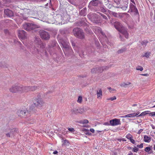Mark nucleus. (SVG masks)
I'll use <instances>...</instances> for the list:
<instances>
[{"label": "nucleus", "instance_id": "5", "mask_svg": "<svg viewBox=\"0 0 155 155\" xmlns=\"http://www.w3.org/2000/svg\"><path fill=\"white\" fill-rule=\"evenodd\" d=\"M3 131L4 132L7 133L10 131V133H6V135L7 137H10V135L14 136L17 133L18 130L14 128L13 129H10L9 127L5 128Z\"/></svg>", "mask_w": 155, "mask_h": 155}, {"label": "nucleus", "instance_id": "53", "mask_svg": "<svg viewBox=\"0 0 155 155\" xmlns=\"http://www.w3.org/2000/svg\"><path fill=\"white\" fill-rule=\"evenodd\" d=\"M151 127H152V129H155V126H154L153 125V124H151Z\"/></svg>", "mask_w": 155, "mask_h": 155}, {"label": "nucleus", "instance_id": "36", "mask_svg": "<svg viewBox=\"0 0 155 155\" xmlns=\"http://www.w3.org/2000/svg\"><path fill=\"white\" fill-rule=\"evenodd\" d=\"M139 150V149L137 148L136 147H134L132 151L134 152L137 153Z\"/></svg>", "mask_w": 155, "mask_h": 155}, {"label": "nucleus", "instance_id": "38", "mask_svg": "<svg viewBox=\"0 0 155 155\" xmlns=\"http://www.w3.org/2000/svg\"><path fill=\"white\" fill-rule=\"evenodd\" d=\"M101 11L103 13H105L107 12V9L104 8H101Z\"/></svg>", "mask_w": 155, "mask_h": 155}, {"label": "nucleus", "instance_id": "40", "mask_svg": "<svg viewBox=\"0 0 155 155\" xmlns=\"http://www.w3.org/2000/svg\"><path fill=\"white\" fill-rule=\"evenodd\" d=\"M116 99V97L115 96H114L113 97H110L109 98H108L107 99V100H110L111 101H113L114 100H115Z\"/></svg>", "mask_w": 155, "mask_h": 155}, {"label": "nucleus", "instance_id": "17", "mask_svg": "<svg viewBox=\"0 0 155 155\" xmlns=\"http://www.w3.org/2000/svg\"><path fill=\"white\" fill-rule=\"evenodd\" d=\"M114 27L118 31L124 27L118 21L114 22Z\"/></svg>", "mask_w": 155, "mask_h": 155}, {"label": "nucleus", "instance_id": "3", "mask_svg": "<svg viewBox=\"0 0 155 155\" xmlns=\"http://www.w3.org/2000/svg\"><path fill=\"white\" fill-rule=\"evenodd\" d=\"M73 32L74 36L77 38L83 39L84 38V34L82 30L78 28H74L73 30Z\"/></svg>", "mask_w": 155, "mask_h": 155}, {"label": "nucleus", "instance_id": "54", "mask_svg": "<svg viewBox=\"0 0 155 155\" xmlns=\"http://www.w3.org/2000/svg\"><path fill=\"white\" fill-rule=\"evenodd\" d=\"M104 124L106 125H109V124L108 122H106L104 123Z\"/></svg>", "mask_w": 155, "mask_h": 155}, {"label": "nucleus", "instance_id": "23", "mask_svg": "<svg viewBox=\"0 0 155 155\" xmlns=\"http://www.w3.org/2000/svg\"><path fill=\"white\" fill-rule=\"evenodd\" d=\"M134 113L130 114L125 116H121L120 117L121 118L132 117H134Z\"/></svg>", "mask_w": 155, "mask_h": 155}, {"label": "nucleus", "instance_id": "26", "mask_svg": "<svg viewBox=\"0 0 155 155\" xmlns=\"http://www.w3.org/2000/svg\"><path fill=\"white\" fill-rule=\"evenodd\" d=\"M108 11L109 12V14L110 15H112L114 17H117L118 16V14L116 12H112V11H110L109 10H108Z\"/></svg>", "mask_w": 155, "mask_h": 155}, {"label": "nucleus", "instance_id": "1", "mask_svg": "<svg viewBox=\"0 0 155 155\" xmlns=\"http://www.w3.org/2000/svg\"><path fill=\"white\" fill-rule=\"evenodd\" d=\"M24 86L21 85H14L9 88V91L12 93H24Z\"/></svg>", "mask_w": 155, "mask_h": 155}, {"label": "nucleus", "instance_id": "20", "mask_svg": "<svg viewBox=\"0 0 155 155\" xmlns=\"http://www.w3.org/2000/svg\"><path fill=\"white\" fill-rule=\"evenodd\" d=\"M97 98L99 99H101L102 96V91L101 89H99L97 91Z\"/></svg>", "mask_w": 155, "mask_h": 155}, {"label": "nucleus", "instance_id": "47", "mask_svg": "<svg viewBox=\"0 0 155 155\" xmlns=\"http://www.w3.org/2000/svg\"><path fill=\"white\" fill-rule=\"evenodd\" d=\"M90 131H91L92 133H94V132L95 130L93 128H91L90 129Z\"/></svg>", "mask_w": 155, "mask_h": 155}, {"label": "nucleus", "instance_id": "14", "mask_svg": "<svg viewBox=\"0 0 155 155\" xmlns=\"http://www.w3.org/2000/svg\"><path fill=\"white\" fill-rule=\"evenodd\" d=\"M118 31L123 34L126 38L127 39L128 38L129 34L127 31V29L124 27L122 28Z\"/></svg>", "mask_w": 155, "mask_h": 155}, {"label": "nucleus", "instance_id": "13", "mask_svg": "<svg viewBox=\"0 0 155 155\" xmlns=\"http://www.w3.org/2000/svg\"><path fill=\"white\" fill-rule=\"evenodd\" d=\"M61 43L62 46L64 48L70 49V47L69 46V43L68 42L67 39L65 40H62L61 41Z\"/></svg>", "mask_w": 155, "mask_h": 155}, {"label": "nucleus", "instance_id": "50", "mask_svg": "<svg viewBox=\"0 0 155 155\" xmlns=\"http://www.w3.org/2000/svg\"><path fill=\"white\" fill-rule=\"evenodd\" d=\"M143 131V129H140L138 132V134H140L142 131Z\"/></svg>", "mask_w": 155, "mask_h": 155}, {"label": "nucleus", "instance_id": "52", "mask_svg": "<svg viewBox=\"0 0 155 155\" xmlns=\"http://www.w3.org/2000/svg\"><path fill=\"white\" fill-rule=\"evenodd\" d=\"M58 153V152L57 150H55V151H54L53 153V154H56Z\"/></svg>", "mask_w": 155, "mask_h": 155}, {"label": "nucleus", "instance_id": "43", "mask_svg": "<svg viewBox=\"0 0 155 155\" xmlns=\"http://www.w3.org/2000/svg\"><path fill=\"white\" fill-rule=\"evenodd\" d=\"M108 89L110 91V92H113V91H116L115 89L112 88L110 87H108Z\"/></svg>", "mask_w": 155, "mask_h": 155}, {"label": "nucleus", "instance_id": "9", "mask_svg": "<svg viewBox=\"0 0 155 155\" xmlns=\"http://www.w3.org/2000/svg\"><path fill=\"white\" fill-rule=\"evenodd\" d=\"M20 12L21 14L22 15L23 19L24 20H26L27 16H28L30 10L29 9L25 8L24 9H21Z\"/></svg>", "mask_w": 155, "mask_h": 155}, {"label": "nucleus", "instance_id": "44", "mask_svg": "<svg viewBox=\"0 0 155 155\" xmlns=\"http://www.w3.org/2000/svg\"><path fill=\"white\" fill-rule=\"evenodd\" d=\"M101 16H102L103 17V18L104 19H107V17L105 15H104V14H101Z\"/></svg>", "mask_w": 155, "mask_h": 155}, {"label": "nucleus", "instance_id": "58", "mask_svg": "<svg viewBox=\"0 0 155 155\" xmlns=\"http://www.w3.org/2000/svg\"><path fill=\"white\" fill-rule=\"evenodd\" d=\"M120 38L121 40L122 41H123V39L122 38V37L120 35Z\"/></svg>", "mask_w": 155, "mask_h": 155}, {"label": "nucleus", "instance_id": "29", "mask_svg": "<svg viewBox=\"0 0 155 155\" xmlns=\"http://www.w3.org/2000/svg\"><path fill=\"white\" fill-rule=\"evenodd\" d=\"M126 48H124L118 50L117 52L118 54H121L123 53L126 50Z\"/></svg>", "mask_w": 155, "mask_h": 155}, {"label": "nucleus", "instance_id": "6", "mask_svg": "<svg viewBox=\"0 0 155 155\" xmlns=\"http://www.w3.org/2000/svg\"><path fill=\"white\" fill-rule=\"evenodd\" d=\"M23 27L24 29L27 31L33 30L35 29V31H36V28H38L36 25L30 23L24 24Z\"/></svg>", "mask_w": 155, "mask_h": 155}, {"label": "nucleus", "instance_id": "33", "mask_svg": "<svg viewBox=\"0 0 155 155\" xmlns=\"http://www.w3.org/2000/svg\"><path fill=\"white\" fill-rule=\"evenodd\" d=\"M97 71V68H93L91 70V72L92 73H98Z\"/></svg>", "mask_w": 155, "mask_h": 155}, {"label": "nucleus", "instance_id": "10", "mask_svg": "<svg viewBox=\"0 0 155 155\" xmlns=\"http://www.w3.org/2000/svg\"><path fill=\"white\" fill-rule=\"evenodd\" d=\"M110 123L112 126H116L120 125L121 123L120 119L115 118L110 121Z\"/></svg>", "mask_w": 155, "mask_h": 155}, {"label": "nucleus", "instance_id": "11", "mask_svg": "<svg viewBox=\"0 0 155 155\" xmlns=\"http://www.w3.org/2000/svg\"><path fill=\"white\" fill-rule=\"evenodd\" d=\"M37 87L36 86L31 87H25L24 86V92H27L29 91H34L36 90Z\"/></svg>", "mask_w": 155, "mask_h": 155}, {"label": "nucleus", "instance_id": "49", "mask_svg": "<svg viewBox=\"0 0 155 155\" xmlns=\"http://www.w3.org/2000/svg\"><path fill=\"white\" fill-rule=\"evenodd\" d=\"M140 114V112H138L137 113H134V116H136L137 115H138Z\"/></svg>", "mask_w": 155, "mask_h": 155}, {"label": "nucleus", "instance_id": "8", "mask_svg": "<svg viewBox=\"0 0 155 155\" xmlns=\"http://www.w3.org/2000/svg\"><path fill=\"white\" fill-rule=\"evenodd\" d=\"M41 37L43 39L48 40L50 38V35L48 33L45 31L41 30L39 31Z\"/></svg>", "mask_w": 155, "mask_h": 155}, {"label": "nucleus", "instance_id": "37", "mask_svg": "<svg viewBox=\"0 0 155 155\" xmlns=\"http://www.w3.org/2000/svg\"><path fill=\"white\" fill-rule=\"evenodd\" d=\"M151 149L150 147H147L144 149V150L146 152H148Z\"/></svg>", "mask_w": 155, "mask_h": 155}, {"label": "nucleus", "instance_id": "61", "mask_svg": "<svg viewBox=\"0 0 155 155\" xmlns=\"http://www.w3.org/2000/svg\"><path fill=\"white\" fill-rule=\"evenodd\" d=\"M153 151H151V152L150 153V154L151 153H153Z\"/></svg>", "mask_w": 155, "mask_h": 155}, {"label": "nucleus", "instance_id": "32", "mask_svg": "<svg viewBox=\"0 0 155 155\" xmlns=\"http://www.w3.org/2000/svg\"><path fill=\"white\" fill-rule=\"evenodd\" d=\"M82 101V97L81 96H79L78 97V99L77 100V102L78 103H81Z\"/></svg>", "mask_w": 155, "mask_h": 155}, {"label": "nucleus", "instance_id": "46", "mask_svg": "<svg viewBox=\"0 0 155 155\" xmlns=\"http://www.w3.org/2000/svg\"><path fill=\"white\" fill-rule=\"evenodd\" d=\"M68 130L70 132H72L74 131V129L73 128H68Z\"/></svg>", "mask_w": 155, "mask_h": 155}, {"label": "nucleus", "instance_id": "18", "mask_svg": "<svg viewBox=\"0 0 155 155\" xmlns=\"http://www.w3.org/2000/svg\"><path fill=\"white\" fill-rule=\"evenodd\" d=\"M128 0H126L124 3L121 5L120 8H122L123 10H126L128 7ZM118 8H120L118 7Z\"/></svg>", "mask_w": 155, "mask_h": 155}, {"label": "nucleus", "instance_id": "12", "mask_svg": "<svg viewBox=\"0 0 155 155\" xmlns=\"http://www.w3.org/2000/svg\"><path fill=\"white\" fill-rule=\"evenodd\" d=\"M130 11L134 13L135 15L139 14L137 9L136 6L132 3H130Z\"/></svg>", "mask_w": 155, "mask_h": 155}, {"label": "nucleus", "instance_id": "62", "mask_svg": "<svg viewBox=\"0 0 155 155\" xmlns=\"http://www.w3.org/2000/svg\"><path fill=\"white\" fill-rule=\"evenodd\" d=\"M153 107H155V105Z\"/></svg>", "mask_w": 155, "mask_h": 155}, {"label": "nucleus", "instance_id": "4", "mask_svg": "<svg viewBox=\"0 0 155 155\" xmlns=\"http://www.w3.org/2000/svg\"><path fill=\"white\" fill-rule=\"evenodd\" d=\"M37 97L35 99L34 104L38 107H41L44 106L45 103L40 95H38Z\"/></svg>", "mask_w": 155, "mask_h": 155}, {"label": "nucleus", "instance_id": "45", "mask_svg": "<svg viewBox=\"0 0 155 155\" xmlns=\"http://www.w3.org/2000/svg\"><path fill=\"white\" fill-rule=\"evenodd\" d=\"M130 142L132 143L133 144H134L135 143V141L133 139V138H131V139L130 140Z\"/></svg>", "mask_w": 155, "mask_h": 155}, {"label": "nucleus", "instance_id": "41", "mask_svg": "<svg viewBox=\"0 0 155 155\" xmlns=\"http://www.w3.org/2000/svg\"><path fill=\"white\" fill-rule=\"evenodd\" d=\"M149 115L150 116H155V112H149Z\"/></svg>", "mask_w": 155, "mask_h": 155}, {"label": "nucleus", "instance_id": "27", "mask_svg": "<svg viewBox=\"0 0 155 155\" xmlns=\"http://www.w3.org/2000/svg\"><path fill=\"white\" fill-rule=\"evenodd\" d=\"M70 143L67 140H65L63 142L62 145L69 146Z\"/></svg>", "mask_w": 155, "mask_h": 155}, {"label": "nucleus", "instance_id": "24", "mask_svg": "<svg viewBox=\"0 0 155 155\" xmlns=\"http://www.w3.org/2000/svg\"><path fill=\"white\" fill-rule=\"evenodd\" d=\"M107 69V67H101L100 68H97V72L98 73L99 72H102L104 70H106Z\"/></svg>", "mask_w": 155, "mask_h": 155}, {"label": "nucleus", "instance_id": "15", "mask_svg": "<svg viewBox=\"0 0 155 155\" xmlns=\"http://www.w3.org/2000/svg\"><path fill=\"white\" fill-rule=\"evenodd\" d=\"M18 36L19 38L23 40L26 38L25 32L22 30H19L18 31Z\"/></svg>", "mask_w": 155, "mask_h": 155}, {"label": "nucleus", "instance_id": "63", "mask_svg": "<svg viewBox=\"0 0 155 155\" xmlns=\"http://www.w3.org/2000/svg\"><path fill=\"white\" fill-rule=\"evenodd\" d=\"M136 105H136V104H134V105H133V106H135Z\"/></svg>", "mask_w": 155, "mask_h": 155}, {"label": "nucleus", "instance_id": "56", "mask_svg": "<svg viewBox=\"0 0 155 155\" xmlns=\"http://www.w3.org/2000/svg\"><path fill=\"white\" fill-rule=\"evenodd\" d=\"M130 1L133 3H134L135 5V2L134 1V0H130Z\"/></svg>", "mask_w": 155, "mask_h": 155}, {"label": "nucleus", "instance_id": "35", "mask_svg": "<svg viewBox=\"0 0 155 155\" xmlns=\"http://www.w3.org/2000/svg\"><path fill=\"white\" fill-rule=\"evenodd\" d=\"M136 69L137 70H140V71H142L143 70V67L140 66H138L136 68Z\"/></svg>", "mask_w": 155, "mask_h": 155}, {"label": "nucleus", "instance_id": "42", "mask_svg": "<svg viewBox=\"0 0 155 155\" xmlns=\"http://www.w3.org/2000/svg\"><path fill=\"white\" fill-rule=\"evenodd\" d=\"M137 147L140 148H142L143 147V143H141L140 145H138Z\"/></svg>", "mask_w": 155, "mask_h": 155}, {"label": "nucleus", "instance_id": "34", "mask_svg": "<svg viewBox=\"0 0 155 155\" xmlns=\"http://www.w3.org/2000/svg\"><path fill=\"white\" fill-rule=\"evenodd\" d=\"M130 84H131V83L130 82H127V84H126L125 83H123L121 84V87H125L127 85H129Z\"/></svg>", "mask_w": 155, "mask_h": 155}, {"label": "nucleus", "instance_id": "7", "mask_svg": "<svg viewBox=\"0 0 155 155\" xmlns=\"http://www.w3.org/2000/svg\"><path fill=\"white\" fill-rule=\"evenodd\" d=\"M71 111L73 114H82L84 112V110L82 108L74 107L71 110Z\"/></svg>", "mask_w": 155, "mask_h": 155}, {"label": "nucleus", "instance_id": "16", "mask_svg": "<svg viewBox=\"0 0 155 155\" xmlns=\"http://www.w3.org/2000/svg\"><path fill=\"white\" fill-rule=\"evenodd\" d=\"M4 14L8 17H12L13 16V12L8 9H5L4 11Z\"/></svg>", "mask_w": 155, "mask_h": 155}, {"label": "nucleus", "instance_id": "55", "mask_svg": "<svg viewBox=\"0 0 155 155\" xmlns=\"http://www.w3.org/2000/svg\"><path fill=\"white\" fill-rule=\"evenodd\" d=\"M141 75L142 76H147V74H141Z\"/></svg>", "mask_w": 155, "mask_h": 155}, {"label": "nucleus", "instance_id": "21", "mask_svg": "<svg viewBox=\"0 0 155 155\" xmlns=\"http://www.w3.org/2000/svg\"><path fill=\"white\" fill-rule=\"evenodd\" d=\"M151 140V137L148 136L147 135H144V141L146 143H149Z\"/></svg>", "mask_w": 155, "mask_h": 155}, {"label": "nucleus", "instance_id": "51", "mask_svg": "<svg viewBox=\"0 0 155 155\" xmlns=\"http://www.w3.org/2000/svg\"><path fill=\"white\" fill-rule=\"evenodd\" d=\"M127 155H133V153L130 151Z\"/></svg>", "mask_w": 155, "mask_h": 155}, {"label": "nucleus", "instance_id": "57", "mask_svg": "<svg viewBox=\"0 0 155 155\" xmlns=\"http://www.w3.org/2000/svg\"><path fill=\"white\" fill-rule=\"evenodd\" d=\"M127 148L128 149H129V150H130L132 148H131V147H127Z\"/></svg>", "mask_w": 155, "mask_h": 155}, {"label": "nucleus", "instance_id": "60", "mask_svg": "<svg viewBox=\"0 0 155 155\" xmlns=\"http://www.w3.org/2000/svg\"><path fill=\"white\" fill-rule=\"evenodd\" d=\"M153 149L155 150V145L153 146Z\"/></svg>", "mask_w": 155, "mask_h": 155}, {"label": "nucleus", "instance_id": "30", "mask_svg": "<svg viewBox=\"0 0 155 155\" xmlns=\"http://www.w3.org/2000/svg\"><path fill=\"white\" fill-rule=\"evenodd\" d=\"M37 48L36 47H35V51H36L37 52H39L40 50V49H41V45H38V46H37Z\"/></svg>", "mask_w": 155, "mask_h": 155}, {"label": "nucleus", "instance_id": "59", "mask_svg": "<svg viewBox=\"0 0 155 155\" xmlns=\"http://www.w3.org/2000/svg\"><path fill=\"white\" fill-rule=\"evenodd\" d=\"M84 131H88L89 130L88 129H84Z\"/></svg>", "mask_w": 155, "mask_h": 155}, {"label": "nucleus", "instance_id": "31", "mask_svg": "<svg viewBox=\"0 0 155 155\" xmlns=\"http://www.w3.org/2000/svg\"><path fill=\"white\" fill-rule=\"evenodd\" d=\"M126 138L127 139H128L130 140L131 139V138H133V136H132L130 134H127L126 136Z\"/></svg>", "mask_w": 155, "mask_h": 155}, {"label": "nucleus", "instance_id": "25", "mask_svg": "<svg viewBox=\"0 0 155 155\" xmlns=\"http://www.w3.org/2000/svg\"><path fill=\"white\" fill-rule=\"evenodd\" d=\"M150 111H145L141 113L138 117L141 116H145L146 114H149Z\"/></svg>", "mask_w": 155, "mask_h": 155}, {"label": "nucleus", "instance_id": "28", "mask_svg": "<svg viewBox=\"0 0 155 155\" xmlns=\"http://www.w3.org/2000/svg\"><path fill=\"white\" fill-rule=\"evenodd\" d=\"M89 122L88 120L86 119H84L83 120H81L78 122V123L81 124H87Z\"/></svg>", "mask_w": 155, "mask_h": 155}, {"label": "nucleus", "instance_id": "2", "mask_svg": "<svg viewBox=\"0 0 155 155\" xmlns=\"http://www.w3.org/2000/svg\"><path fill=\"white\" fill-rule=\"evenodd\" d=\"M17 114L19 116L21 117L26 118H28L27 120H31V118L30 117L31 115L27 110H18L17 111Z\"/></svg>", "mask_w": 155, "mask_h": 155}, {"label": "nucleus", "instance_id": "22", "mask_svg": "<svg viewBox=\"0 0 155 155\" xmlns=\"http://www.w3.org/2000/svg\"><path fill=\"white\" fill-rule=\"evenodd\" d=\"M98 1V0H93L91 1L90 3L93 6H96L97 5Z\"/></svg>", "mask_w": 155, "mask_h": 155}, {"label": "nucleus", "instance_id": "19", "mask_svg": "<svg viewBox=\"0 0 155 155\" xmlns=\"http://www.w3.org/2000/svg\"><path fill=\"white\" fill-rule=\"evenodd\" d=\"M94 32L96 34L101 33L102 35H103V32L101 31L100 28L98 27H95L94 28Z\"/></svg>", "mask_w": 155, "mask_h": 155}, {"label": "nucleus", "instance_id": "48", "mask_svg": "<svg viewBox=\"0 0 155 155\" xmlns=\"http://www.w3.org/2000/svg\"><path fill=\"white\" fill-rule=\"evenodd\" d=\"M72 45L74 48H75V43L73 42V41L71 42Z\"/></svg>", "mask_w": 155, "mask_h": 155}, {"label": "nucleus", "instance_id": "64", "mask_svg": "<svg viewBox=\"0 0 155 155\" xmlns=\"http://www.w3.org/2000/svg\"><path fill=\"white\" fill-rule=\"evenodd\" d=\"M143 43L142 44H143Z\"/></svg>", "mask_w": 155, "mask_h": 155}, {"label": "nucleus", "instance_id": "39", "mask_svg": "<svg viewBox=\"0 0 155 155\" xmlns=\"http://www.w3.org/2000/svg\"><path fill=\"white\" fill-rule=\"evenodd\" d=\"M150 54V52H147L145 54V55H144V56L148 58Z\"/></svg>", "mask_w": 155, "mask_h": 155}]
</instances>
